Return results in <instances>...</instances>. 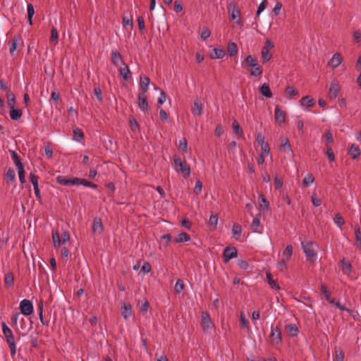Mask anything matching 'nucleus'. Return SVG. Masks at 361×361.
<instances>
[{
	"label": "nucleus",
	"instance_id": "nucleus-61",
	"mask_svg": "<svg viewBox=\"0 0 361 361\" xmlns=\"http://www.w3.org/2000/svg\"><path fill=\"white\" fill-rule=\"evenodd\" d=\"M94 95L96 96L97 99L99 102H102L103 100L102 91L99 86L94 87Z\"/></svg>",
	"mask_w": 361,
	"mask_h": 361
},
{
	"label": "nucleus",
	"instance_id": "nucleus-64",
	"mask_svg": "<svg viewBox=\"0 0 361 361\" xmlns=\"http://www.w3.org/2000/svg\"><path fill=\"white\" fill-rule=\"evenodd\" d=\"M344 359V353L341 350H336V357L334 361H343Z\"/></svg>",
	"mask_w": 361,
	"mask_h": 361
},
{
	"label": "nucleus",
	"instance_id": "nucleus-30",
	"mask_svg": "<svg viewBox=\"0 0 361 361\" xmlns=\"http://www.w3.org/2000/svg\"><path fill=\"white\" fill-rule=\"evenodd\" d=\"M190 240V235L185 233V232H181L180 233L178 236L174 239V242L179 243H185L188 242Z\"/></svg>",
	"mask_w": 361,
	"mask_h": 361
},
{
	"label": "nucleus",
	"instance_id": "nucleus-53",
	"mask_svg": "<svg viewBox=\"0 0 361 361\" xmlns=\"http://www.w3.org/2000/svg\"><path fill=\"white\" fill-rule=\"evenodd\" d=\"M29 179H30V181L33 185V188L39 187V185H38L39 177L37 175H35L32 173H30L29 175Z\"/></svg>",
	"mask_w": 361,
	"mask_h": 361
},
{
	"label": "nucleus",
	"instance_id": "nucleus-49",
	"mask_svg": "<svg viewBox=\"0 0 361 361\" xmlns=\"http://www.w3.org/2000/svg\"><path fill=\"white\" fill-rule=\"evenodd\" d=\"M262 58L264 62H268L272 57V55L267 49H262Z\"/></svg>",
	"mask_w": 361,
	"mask_h": 361
},
{
	"label": "nucleus",
	"instance_id": "nucleus-14",
	"mask_svg": "<svg viewBox=\"0 0 361 361\" xmlns=\"http://www.w3.org/2000/svg\"><path fill=\"white\" fill-rule=\"evenodd\" d=\"M56 180L60 185L68 186L75 185L73 182H75L76 178L70 179L64 176H58L56 178Z\"/></svg>",
	"mask_w": 361,
	"mask_h": 361
},
{
	"label": "nucleus",
	"instance_id": "nucleus-34",
	"mask_svg": "<svg viewBox=\"0 0 361 361\" xmlns=\"http://www.w3.org/2000/svg\"><path fill=\"white\" fill-rule=\"evenodd\" d=\"M232 128L233 129L234 133L239 137H242L243 135V130L240 127V124L236 120H234L232 124Z\"/></svg>",
	"mask_w": 361,
	"mask_h": 361
},
{
	"label": "nucleus",
	"instance_id": "nucleus-31",
	"mask_svg": "<svg viewBox=\"0 0 361 361\" xmlns=\"http://www.w3.org/2000/svg\"><path fill=\"white\" fill-rule=\"evenodd\" d=\"M52 239L55 248H58L62 244L61 238L57 231H52Z\"/></svg>",
	"mask_w": 361,
	"mask_h": 361
},
{
	"label": "nucleus",
	"instance_id": "nucleus-57",
	"mask_svg": "<svg viewBox=\"0 0 361 361\" xmlns=\"http://www.w3.org/2000/svg\"><path fill=\"white\" fill-rule=\"evenodd\" d=\"M285 93L290 96H295L298 94V91L293 86H288L285 90Z\"/></svg>",
	"mask_w": 361,
	"mask_h": 361
},
{
	"label": "nucleus",
	"instance_id": "nucleus-10",
	"mask_svg": "<svg viewBox=\"0 0 361 361\" xmlns=\"http://www.w3.org/2000/svg\"><path fill=\"white\" fill-rule=\"evenodd\" d=\"M138 106L140 109L143 112L147 111L149 110L147 97L144 93L138 94Z\"/></svg>",
	"mask_w": 361,
	"mask_h": 361
},
{
	"label": "nucleus",
	"instance_id": "nucleus-37",
	"mask_svg": "<svg viewBox=\"0 0 361 361\" xmlns=\"http://www.w3.org/2000/svg\"><path fill=\"white\" fill-rule=\"evenodd\" d=\"M242 232L241 226L238 224H234L232 228V233L235 239H238Z\"/></svg>",
	"mask_w": 361,
	"mask_h": 361
},
{
	"label": "nucleus",
	"instance_id": "nucleus-23",
	"mask_svg": "<svg viewBox=\"0 0 361 361\" xmlns=\"http://www.w3.org/2000/svg\"><path fill=\"white\" fill-rule=\"evenodd\" d=\"M259 92L267 98H271L273 94L270 90L269 85L267 83H264L259 89Z\"/></svg>",
	"mask_w": 361,
	"mask_h": 361
},
{
	"label": "nucleus",
	"instance_id": "nucleus-21",
	"mask_svg": "<svg viewBox=\"0 0 361 361\" xmlns=\"http://www.w3.org/2000/svg\"><path fill=\"white\" fill-rule=\"evenodd\" d=\"M16 179V173L13 169L9 168L5 174L6 183L8 185H11Z\"/></svg>",
	"mask_w": 361,
	"mask_h": 361
},
{
	"label": "nucleus",
	"instance_id": "nucleus-15",
	"mask_svg": "<svg viewBox=\"0 0 361 361\" xmlns=\"http://www.w3.org/2000/svg\"><path fill=\"white\" fill-rule=\"evenodd\" d=\"M132 314V307L130 303L123 302L121 304V315L125 319H128Z\"/></svg>",
	"mask_w": 361,
	"mask_h": 361
},
{
	"label": "nucleus",
	"instance_id": "nucleus-19",
	"mask_svg": "<svg viewBox=\"0 0 361 361\" xmlns=\"http://www.w3.org/2000/svg\"><path fill=\"white\" fill-rule=\"evenodd\" d=\"M340 91V85L336 82H332L329 88V98L331 99H335Z\"/></svg>",
	"mask_w": 361,
	"mask_h": 361
},
{
	"label": "nucleus",
	"instance_id": "nucleus-33",
	"mask_svg": "<svg viewBox=\"0 0 361 361\" xmlns=\"http://www.w3.org/2000/svg\"><path fill=\"white\" fill-rule=\"evenodd\" d=\"M225 55V51L223 49L214 48L211 54L212 59H222Z\"/></svg>",
	"mask_w": 361,
	"mask_h": 361
},
{
	"label": "nucleus",
	"instance_id": "nucleus-52",
	"mask_svg": "<svg viewBox=\"0 0 361 361\" xmlns=\"http://www.w3.org/2000/svg\"><path fill=\"white\" fill-rule=\"evenodd\" d=\"M326 154L328 157V159L330 162H332L335 160V155L332 150V148L330 146H326Z\"/></svg>",
	"mask_w": 361,
	"mask_h": 361
},
{
	"label": "nucleus",
	"instance_id": "nucleus-43",
	"mask_svg": "<svg viewBox=\"0 0 361 361\" xmlns=\"http://www.w3.org/2000/svg\"><path fill=\"white\" fill-rule=\"evenodd\" d=\"M14 278L11 272H8L5 275L4 283L6 286H11L13 283Z\"/></svg>",
	"mask_w": 361,
	"mask_h": 361
},
{
	"label": "nucleus",
	"instance_id": "nucleus-13",
	"mask_svg": "<svg viewBox=\"0 0 361 361\" xmlns=\"http://www.w3.org/2000/svg\"><path fill=\"white\" fill-rule=\"evenodd\" d=\"M342 61L343 58L341 54L336 53L332 56L328 64L334 69L337 68L341 63Z\"/></svg>",
	"mask_w": 361,
	"mask_h": 361
},
{
	"label": "nucleus",
	"instance_id": "nucleus-44",
	"mask_svg": "<svg viewBox=\"0 0 361 361\" xmlns=\"http://www.w3.org/2000/svg\"><path fill=\"white\" fill-rule=\"evenodd\" d=\"M253 69L250 71V75L252 76H259L262 74L263 70L262 66H260L258 63L256 64V66L252 67Z\"/></svg>",
	"mask_w": 361,
	"mask_h": 361
},
{
	"label": "nucleus",
	"instance_id": "nucleus-3",
	"mask_svg": "<svg viewBox=\"0 0 361 361\" xmlns=\"http://www.w3.org/2000/svg\"><path fill=\"white\" fill-rule=\"evenodd\" d=\"M174 163V169L177 172H180L185 178L190 175V167L186 161H183L181 158L177 155L173 156Z\"/></svg>",
	"mask_w": 361,
	"mask_h": 361
},
{
	"label": "nucleus",
	"instance_id": "nucleus-1",
	"mask_svg": "<svg viewBox=\"0 0 361 361\" xmlns=\"http://www.w3.org/2000/svg\"><path fill=\"white\" fill-rule=\"evenodd\" d=\"M301 247L307 259L311 263H314L317 257V249L319 247V244L306 238L305 240H301Z\"/></svg>",
	"mask_w": 361,
	"mask_h": 361
},
{
	"label": "nucleus",
	"instance_id": "nucleus-35",
	"mask_svg": "<svg viewBox=\"0 0 361 361\" xmlns=\"http://www.w3.org/2000/svg\"><path fill=\"white\" fill-rule=\"evenodd\" d=\"M259 226H260V221H259V217L257 216L253 219L252 224L250 225L252 232L261 233V231H259V229H258Z\"/></svg>",
	"mask_w": 361,
	"mask_h": 361
},
{
	"label": "nucleus",
	"instance_id": "nucleus-56",
	"mask_svg": "<svg viewBox=\"0 0 361 361\" xmlns=\"http://www.w3.org/2000/svg\"><path fill=\"white\" fill-rule=\"evenodd\" d=\"M17 170H18V177H19L20 182L21 183H25L26 180H25V177L24 166L20 167V168H18Z\"/></svg>",
	"mask_w": 361,
	"mask_h": 361
},
{
	"label": "nucleus",
	"instance_id": "nucleus-16",
	"mask_svg": "<svg viewBox=\"0 0 361 361\" xmlns=\"http://www.w3.org/2000/svg\"><path fill=\"white\" fill-rule=\"evenodd\" d=\"M111 61L116 67L118 66L119 63H121L122 64L124 63L121 54L117 50H113L111 51Z\"/></svg>",
	"mask_w": 361,
	"mask_h": 361
},
{
	"label": "nucleus",
	"instance_id": "nucleus-22",
	"mask_svg": "<svg viewBox=\"0 0 361 361\" xmlns=\"http://www.w3.org/2000/svg\"><path fill=\"white\" fill-rule=\"evenodd\" d=\"M258 199L259 207L263 211H268L269 208V203L264 195L263 194H259Z\"/></svg>",
	"mask_w": 361,
	"mask_h": 361
},
{
	"label": "nucleus",
	"instance_id": "nucleus-9",
	"mask_svg": "<svg viewBox=\"0 0 361 361\" xmlns=\"http://www.w3.org/2000/svg\"><path fill=\"white\" fill-rule=\"evenodd\" d=\"M286 112L282 109V107L279 105H276L274 111V118L276 123L279 125H281L286 121Z\"/></svg>",
	"mask_w": 361,
	"mask_h": 361
},
{
	"label": "nucleus",
	"instance_id": "nucleus-18",
	"mask_svg": "<svg viewBox=\"0 0 361 361\" xmlns=\"http://www.w3.org/2000/svg\"><path fill=\"white\" fill-rule=\"evenodd\" d=\"M348 154L353 159H355L360 155V149L359 146L355 144H352L348 149Z\"/></svg>",
	"mask_w": 361,
	"mask_h": 361
},
{
	"label": "nucleus",
	"instance_id": "nucleus-42",
	"mask_svg": "<svg viewBox=\"0 0 361 361\" xmlns=\"http://www.w3.org/2000/svg\"><path fill=\"white\" fill-rule=\"evenodd\" d=\"M334 223L339 227L341 228L345 224V220L343 216L337 213L334 218Z\"/></svg>",
	"mask_w": 361,
	"mask_h": 361
},
{
	"label": "nucleus",
	"instance_id": "nucleus-39",
	"mask_svg": "<svg viewBox=\"0 0 361 361\" xmlns=\"http://www.w3.org/2000/svg\"><path fill=\"white\" fill-rule=\"evenodd\" d=\"M314 181V177L312 173H307L302 180V184L305 187H308Z\"/></svg>",
	"mask_w": 361,
	"mask_h": 361
},
{
	"label": "nucleus",
	"instance_id": "nucleus-59",
	"mask_svg": "<svg viewBox=\"0 0 361 361\" xmlns=\"http://www.w3.org/2000/svg\"><path fill=\"white\" fill-rule=\"evenodd\" d=\"M311 200L314 206L319 207L322 204V200L317 197V195L313 192L311 196Z\"/></svg>",
	"mask_w": 361,
	"mask_h": 361
},
{
	"label": "nucleus",
	"instance_id": "nucleus-41",
	"mask_svg": "<svg viewBox=\"0 0 361 361\" xmlns=\"http://www.w3.org/2000/svg\"><path fill=\"white\" fill-rule=\"evenodd\" d=\"M184 288L185 285L183 281L180 279L177 280L174 286L175 293L177 294L180 293L184 290Z\"/></svg>",
	"mask_w": 361,
	"mask_h": 361
},
{
	"label": "nucleus",
	"instance_id": "nucleus-60",
	"mask_svg": "<svg viewBox=\"0 0 361 361\" xmlns=\"http://www.w3.org/2000/svg\"><path fill=\"white\" fill-rule=\"evenodd\" d=\"M59 32L56 27H53L51 30L50 41H55L56 43L58 41Z\"/></svg>",
	"mask_w": 361,
	"mask_h": 361
},
{
	"label": "nucleus",
	"instance_id": "nucleus-24",
	"mask_svg": "<svg viewBox=\"0 0 361 361\" xmlns=\"http://www.w3.org/2000/svg\"><path fill=\"white\" fill-rule=\"evenodd\" d=\"M21 41H22V38H21L20 35H15L13 37V38L11 40V44L10 47V50H9L11 55L13 54L14 51L17 49L18 44Z\"/></svg>",
	"mask_w": 361,
	"mask_h": 361
},
{
	"label": "nucleus",
	"instance_id": "nucleus-11",
	"mask_svg": "<svg viewBox=\"0 0 361 361\" xmlns=\"http://www.w3.org/2000/svg\"><path fill=\"white\" fill-rule=\"evenodd\" d=\"M92 232L95 234H101L103 232L104 227L100 218L95 217L92 224Z\"/></svg>",
	"mask_w": 361,
	"mask_h": 361
},
{
	"label": "nucleus",
	"instance_id": "nucleus-2",
	"mask_svg": "<svg viewBox=\"0 0 361 361\" xmlns=\"http://www.w3.org/2000/svg\"><path fill=\"white\" fill-rule=\"evenodd\" d=\"M1 326L3 334L5 337L7 344L8 345L11 355L13 357L16 354V343L15 341L14 335L11 329L5 324V322H2Z\"/></svg>",
	"mask_w": 361,
	"mask_h": 361
},
{
	"label": "nucleus",
	"instance_id": "nucleus-5",
	"mask_svg": "<svg viewBox=\"0 0 361 361\" xmlns=\"http://www.w3.org/2000/svg\"><path fill=\"white\" fill-rule=\"evenodd\" d=\"M228 11L231 16V20H235L238 18L236 23L240 24V11L237 6V4L234 2H232L228 6Z\"/></svg>",
	"mask_w": 361,
	"mask_h": 361
},
{
	"label": "nucleus",
	"instance_id": "nucleus-25",
	"mask_svg": "<svg viewBox=\"0 0 361 361\" xmlns=\"http://www.w3.org/2000/svg\"><path fill=\"white\" fill-rule=\"evenodd\" d=\"M341 269L343 274L347 275H349L352 270L351 264L345 258L341 260Z\"/></svg>",
	"mask_w": 361,
	"mask_h": 361
},
{
	"label": "nucleus",
	"instance_id": "nucleus-55",
	"mask_svg": "<svg viewBox=\"0 0 361 361\" xmlns=\"http://www.w3.org/2000/svg\"><path fill=\"white\" fill-rule=\"evenodd\" d=\"M218 222V216L216 214H212L209 219V225L214 228H216Z\"/></svg>",
	"mask_w": 361,
	"mask_h": 361
},
{
	"label": "nucleus",
	"instance_id": "nucleus-32",
	"mask_svg": "<svg viewBox=\"0 0 361 361\" xmlns=\"http://www.w3.org/2000/svg\"><path fill=\"white\" fill-rule=\"evenodd\" d=\"M11 158L13 161V163L15 164L16 168H20L24 166L23 164L22 163L19 156L14 150H10Z\"/></svg>",
	"mask_w": 361,
	"mask_h": 361
},
{
	"label": "nucleus",
	"instance_id": "nucleus-20",
	"mask_svg": "<svg viewBox=\"0 0 361 361\" xmlns=\"http://www.w3.org/2000/svg\"><path fill=\"white\" fill-rule=\"evenodd\" d=\"M123 67L118 69L119 75H121L125 80H128L131 78V73L128 66L123 63Z\"/></svg>",
	"mask_w": 361,
	"mask_h": 361
},
{
	"label": "nucleus",
	"instance_id": "nucleus-45",
	"mask_svg": "<svg viewBox=\"0 0 361 361\" xmlns=\"http://www.w3.org/2000/svg\"><path fill=\"white\" fill-rule=\"evenodd\" d=\"M149 307V302L146 299H144L141 301V305L139 307L140 312L142 314H145L148 311Z\"/></svg>",
	"mask_w": 361,
	"mask_h": 361
},
{
	"label": "nucleus",
	"instance_id": "nucleus-36",
	"mask_svg": "<svg viewBox=\"0 0 361 361\" xmlns=\"http://www.w3.org/2000/svg\"><path fill=\"white\" fill-rule=\"evenodd\" d=\"M27 21L30 25H32V17L35 14V8L32 4H27Z\"/></svg>",
	"mask_w": 361,
	"mask_h": 361
},
{
	"label": "nucleus",
	"instance_id": "nucleus-54",
	"mask_svg": "<svg viewBox=\"0 0 361 361\" xmlns=\"http://www.w3.org/2000/svg\"><path fill=\"white\" fill-rule=\"evenodd\" d=\"M320 290L324 294L326 300H328L331 298V293L327 289V287L324 284L321 285Z\"/></svg>",
	"mask_w": 361,
	"mask_h": 361
},
{
	"label": "nucleus",
	"instance_id": "nucleus-12",
	"mask_svg": "<svg viewBox=\"0 0 361 361\" xmlns=\"http://www.w3.org/2000/svg\"><path fill=\"white\" fill-rule=\"evenodd\" d=\"M140 93H144L145 94L149 88V85L150 83V80L149 77L146 75H140Z\"/></svg>",
	"mask_w": 361,
	"mask_h": 361
},
{
	"label": "nucleus",
	"instance_id": "nucleus-58",
	"mask_svg": "<svg viewBox=\"0 0 361 361\" xmlns=\"http://www.w3.org/2000/svg\"><path fill=\"white\" fill-rule=\"evenodd\" d=\"M166 94L163 90H161L160 92V96L158 98V101H157L158 107L160 108L161 104H163L166 102Z\"/></svg>",
	"mask_w": 361,
	"mask_h": 361
},
{
	"label": "nucleus",
	"instance_id": "nucleus-26",
	"mask_svg": "<svg viewBox=\"0 0 361 361\" xmlns=\"http://www.w3.org/2000/svg\"><path fill=\"white\" fill-rule=\"evenodd\" d=\"M285 330L292 337L296 336L299 332L298 328L294 324H290L285 326Z\"/></svg>",
	"mask_w": 361,
	"mask_h": 361
},
{
	"label": "nucleus",
	"instance_id": "nucleus-46",
	"mask_svg": "<svg viewBox=\"0 0 361 361\" xmlns=\"http://www.w3.org/2000/svg\"><path fill=\"white\" fill-rule=\"evenodd\" d=\"M178 149L181 150L183 153L187 152L188 140L186 138L183 137L182 140L179 141Z\"/></svg>",
	"mask_w": 361,
	"mask_h": 361
},
{
	"label": "nucleus",
	"instance_id": "nucleus-63",
	"mask_svg": "<svg viewBox=\"0 0 361 361\" xmlns=\"http://www.w3.org/2000/svg\"><path fill=\"white\" fill-rule=\"evenodd\" d=\"M76 185H84L85 187H90V181H88L85 179H82V178H76V180L75 182H73Z\"/></svg>",
	"mask_w": 361,
	"mask_h": 361
},
{
	"label": "nucleus",
	"instance_id": "nucleus-51",
	"mask_svg": "<svg viewBox=\"0 0 361 361\" xmlns=\"http://www.w3.org/2000/svg\"><path fill=\"white\" fill-rule=\"evenodd\" d=\"M8 99V104L10 107L15 106L16 104V98L13 93L8 92L6 94Z\"/></svg>",
	"mask_w": 361,
	"mask_h": 361
},
{
	"label": "nucleus",
	"instance_id": "nucleus-40",
	"mask_svg": "<svg viewBox=\"0 0 361 361\" xmlns=\"http://www.w3.org/2000/svg\"><path fill=\"white\" fill-rule=\"evenodd\" d=\"M83 137L84 134L80 129L78 128L73 129V139L75 140L80 142L83 139Z\"/></svg>",
	"mask_w": 361,
	"mask_h": 361
},
{
	"label": "nucleus",
	"instance_id": "nucleus-38",
	"mask_svg": "<svg viewBox=\"0 0 361 361\" xmlns=\"http://www.w3.org/2000/svg\"><path fill=\"white\" fill-rule=\"evenodd\" d=\"M293 255V247L291 245H288L283 252V259L289 260Z\"/></svg>",
	"mask_w": 361,
	"mask_h": 361
},
{
	"label": "nucleus",
	"instance_id": "nucleus-7",
	"mask_svg": "<svg viewBox=\"0 0 361 361\" xmlns=\"http://www.w3.org/2000/svg\"><path fill=\"white\" fill-rule=\"evenodd\" d=\"M21 313L25 316L31 314L33 312V305L30 300L24 299L20 303Z\"/></svg>",
	"mask_w": 361,
	"mask_h": 361
},
{
	"label": "nucleus",
	"instance_id": "nucleus-27",
	"mask_svg": "<svg viewBox=\"0 0 361 361\" xmlns=\"http://www.w3.org/2000/svg\"><path fill=\"white\" fill-rule=\"evenodd\" d=\"M10 117L13 121H18L22 116V111L19 109H15V107H10Z\"/></svg>",
	"mask_w": 361,
	"mask_h": 361
},
{
	"label": "nucleus",
	"instance_id": "nucleus-47",
	"mask_svg": "<svg viewBox=\"0 0 361 361\" xmlns=\"http://www.w3.org/2000/svg\"><path fill=\"white\" fill-rule=\"evenodd\" d=\"M267 279L268 283L271 286V288L275 289H279V286L276 284L275 281L273 279L271 274L269 272H267Z\"/></svg>",
	"mask_w": 361,
	"mask_h": 361
},
{
	"label": "nucleus",
	"instance_id": "nucleus-29",
	"mask_svg": "<svg viewBox=\"0 0 361 361\" xmlns=\"http://www.w3.org/2000/svg\"><path fill=\"white\" fill-rule=\"evenodd\" d=\"M227 50L230 56H233L237 54L238 49L236 43L229 42L227 45Z\"/></svg>",
	"mask_w": 361,
	"mask_h": 361
},
{
	"label": "nucleus",
	"instance_id": "nucleus-62",
	"mask_svg": "<svg viewBox=\"0 0 361 361\" xmlns=\"http://www.w3.org/2000/svg\"><path fill=\"white\" fill-rule=\"evenodd\" d=\"M138 28L140 32H143L145 30V25L142 16H139L137 19Z\"/></svg>",
	"mask_w": 361,
	"mask_h": 361
},
{
	"label": "nucleus",
	"instance_id": "nucleus-48",
	"mask_svg": "<svg viewBox=\"0 0 361 361\" xmlns=\"http://www.w3.org/2000/svg\"><path fill=\"white\" fill-rule=\"evenodd\" d=\"M245 62L252 68L256 66V64H257V60L251 55H248L245 58Z\"/></svg>",
	"mask_w": 361,
	"mask_h": 361
},
{
	"label": "nucleus",
	"instance_id": "nucleus-28",
	"mask_svg": "<svg viewBox=\"0 0 361 361\" xmlns=\"http://www.w3.org/2000/svg\"><path fill=\"white\" fill-rule=\"evenodd\" d=\"M300 105L310 107L315 104L314 100L310 96L303 97L300 101Z\"/></svg>",
	"mask_w": 361,
	"mask_h": 361
},
{
	"label": "nucleus",
	"instance_id": "nucleus-4",
	"mask_svg": "<svg viewBox=\"0 0 361 361\" xmlns=\"http://www.w3.org/2000/svg\"><path fill=\"white\" fill-rule=\"evenodd\" d=\"M270 340L272 345H278L282 342V334L277 326H271L270 333Z\"/></svg>",
	"mask_w": 361,
	"mask_h": 361
},
{
	"label": "nucleus",
	"instance_id": "nucleus-50",
	"mask_svg": "<svg viewBox=\"0 0 361 361\" xmlns=\"http://www.w3.org/2000/svg\"><path fill=\"white\" fill-rule=\"evenodd\" d=\"M130 128H131L132 131H133V132L139 131V130H140L139 124L135 118H131L130 119Z\"/></svg>",
	"mask_w": 361,
	"mask_h": 361
},
{
	"label": "nucleus",
	"instance_id": "nucleus-17",
	"mask_svg": "<svg viewBox=\"0 0 361 361\" xmlns=\"http://www.w3.org/2000/svg\"><path fill=\"white\" fill-rule=\"evenodd\" d=\"M192 113L194 116H200L202 114V104L200 100L195 99L194 101Z\"/></svg>",
	"mask_w": 361,
	"mask_h": 361
},
{
	"label": "nucleus",
	"instance_id": "nucleus-6",
	"mask_svg": "<svg viewBox=\"0 0 361 361\" xmlns=\"http://www.w3.org/2000/svg\"><path fill=\"white\" fill-rule=\"evenodd\" d=\"M201 317V326L203 331H208L209 330L212 329L213 324L209 313L207 312H202Z\"/></svg>",
	"mask_w": 361,
	"mask_h": 361
},
{
	"label": "nucleus",
	"instance_id": "nucleus-8",
	"mask_svg": "<svg viewBox=\"0 0 361 361\" xmlns=\"http://www.w3.org/2000/svg\"><path fill=\"white\" fill-rule=\"evenodd\" d=\"M238 255V250L235 247H226L223 252L224 262L227 263Z\"/></svg>",
	"mask_w": 361,
	"mask_h": 361
}]
</instances>
